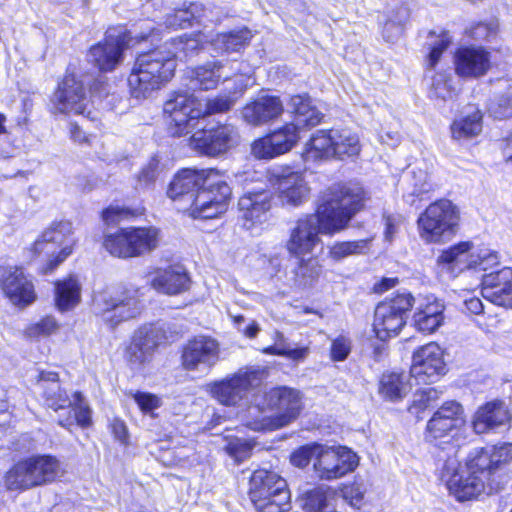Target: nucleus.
Listing matches in <instances>:
<instances>
[{
    "instance_id": "nucleus-1",
    "label": "nucleus",
    "mask_w": 512,
    "mask_h": 512,
    "mask_svg": "<svg viewBox=\"0 0 512 512\" xmlns=\"http://www.w3.org/2000/svg\"><path fill=\"white\" fill-rule=\"evenodd\" d=\"M365 192L357 183H337L325 190L315 214L299 218L290 229L286 249L293 257L311 254L321 243L319 233L335 234L347 228L359 212Z\"/></svg>"
},
{
    "instance_id": "nucleus-2",
    "label": "nucleus",
    "mask_w": 512,
    "mask_h": 512,
    "mask_svg": "<svg viewBox=\"0 0 512 512\" xmlns=\"http://www.w3.org/2000/svg\"><path fill=\"white\" fill-rule=\"evenodd\" d=\"M489 463L486 455L474 454L471 451L462 465L457 450L453 447L450 452L438 455L437 473L457 501H470L494 490Z\"/></svg>"
},
{
    "instance_id": "nucleus-3",
    "label": "nucleus",
    "mask_w": 512,
    "mask_h": 512,
    "mask_svg": "<svg viewBox=\"0 0 512 512\" xmlns=\"http://www.w3.org/2000/svg\"><path fill=\"white\" fill-rule=\"evenodd\" d=\"M265 402L271 410H275L273 415H267L256 406L248 409L253 419L247 422V426L254 431L283 428L295 421L303 409L301 392L286 386L270 389L265 394Z\"/></svg>"
},
{
    "instance_id": "nucleus-4",
    "label": "nucleus",
    "mask_w": 512,
    "mask_h": 512,
    "mask_svg": "<svg viewBox=\"0 0 512 512\" xmlns=\"http://www.w3.org/2000/svg\"><path fill=\"white\" fill-rule=\"evenodd\" d=\"M38 385L46 405L54 411L70 408L73 415L60 418L58 424L66 429L76 423L81 428H88L92 424V410L82 395L75 391L68 394L59 384L58 374L52 371H42L39 374Z\"/></svg>"
},
{
    "instance_id": "nucleus-5",
    "label": "nucleus",
    "mask_w": 512,
    "mask_h": 512,
    "mask_svg": "<svg viewBox=\"0 0 512 512\" xmlns=\"http://www.w3.org/2000/svg\"><path fill=\"white\" fill-rule=\"evenodd\" d=\"M360 151L359 136L350 129L317 130L305 143L302 157L305 162L316 163L356 157Z\"/></svg>"
},
{
    "instance_id": "nucleus-6",
    "label": "nucleus",
    "mask_w": 512,
    "mask_h": 512,
    "mask_svg": "<svg viewBox=\"0 0 512 512\" xmlns=\"http://www.w3.org/2000/svg\"><path fill=\"white\" fill-rule=\"evenodd\" d=\"M64 473L60 461L51 455H34L18 461L5 474L8 490H27L47 485Z\"/></svg>"
},
{
    "instance_id": "nucleus-7",
    "label": "nucleus",
    "mask_w": 512,
    "mask_h": 512,
    "mask_svg": "<svg viewBox=\"0 0 512 512\" xmlns=\"http://www.w3.org/2000/svg\"><path fill=\"white\" fill-rule=\"evenodd\" d=\"M76 245L73 226L70 221L51 223L34 241L29 251L35 256L43 255V274L53 272L73 252Z\"/></svg>"
},
{
    "instance_id": "nucleus-8",
    "label": "nucleus",
    "mask_w": 512,
    "mask_h": 512,
    "mask_svg": "<svg viewBox=\"0 0 512 512\" xmlns=\"http://www.w3.org/2000/svg\"><path fill=\"white\" fill-rule=\"evenodd\" d=\"M213 170L207 175L194 195H188V205H178V209L192 218L211 219L218 217L227 209L231 189L228 184L217 179Z\"/></svg>"
},
{
    "instance_id": "nucleus-9",
    "label": "nucleus",
    "mask_w": 512,
    "mask_h": 512,
    "mask_svg": "<svg viewBox=\"0 0 512 512\" xmlns=\"http://www.w3.org/2000/svg\"><path fill=\"white\" fill-rule=\"evenodd\" d=\"M91 308L111 326L135 318L141 312L137 291L116 286L95 291Z\"/></svg>"
},
{
    "instance_id": "nucleus-10",
    "label": "nucleus",
    "mask_w": 512,
    "mask_h": 512,
    "mask_svg": "<svg viewBox=\"0 0 512 512\" xmlns=\"http://www.w3.org/2000/svg\"><path fill=\"white\" fill-rule=\"evenodd\" d=\"M249 496L259 512H287L291 507L287 482L273 471L259 469L253 472Z\"/></svg>"
},
{
    "instance_id": "nucleus-11",
    "label": "nucleus",
    "mask_w": 512,
    "mask_h": 512,
    "mask_svg": "<svg viewBox=\"0 0 512 512\" xmlns=\"http://www.w3.org/2000/svg\"><path fill=\"white\" fill-rule=\"evenodd\" d=\"M459 221L457 207L447 199L431 203L418 217L417 230L427 244H440L449 240Z\"/></svg>"
},
{
    "instance_id": "nucleus-12",
    "label": "nucleus",
    "mask_w": 512,
    "mask_h": 512,
    "mask_svg": "<svg viewBox=\"0 0 512 512\" xmlns=\"http://www.w3.org/2000/svg\"><path fill=\"white\" fill-rule=\"evenodd\" d=\"M163 114L169 132L177 137L191 133L204 117L200 100L188 91L171 92L163 104Z\"/></svg>"
},
{
    "instance_id": "nucleus-13",
    "label": "nucleus",
    "mask_w": 512,
    "mask_h": 512,
    "mask_svg": "<svg viewBox=\"0 0 512 512\" xmlns=\"http://www.w3.org/2000/svg\"><path fill=\"white\" fill-rule=\"evenodd\" d=\"M158 230L149 228H125L104 238V248L113 256L132 258L151 252L158 246Z\"/></svg>"
},
{
    "instance_id": "nucleus-14",
    "label": "nucleus",
    "mask_w": 512,
    "mask_h": 512,
    "mask_svg": "<svg viewBox=\"0 0 512 512\" xmlns=\"http://www.w3.org/2000/svg\"><path fill=\"white\" fill-rule=\"evenodd\" d=\"M411 294L402 293L385 299L375 309L373 328L380 340L396 336L405 325L406 313L413 306Z\"/></svg>"
},
{
    "instance_id": "nucleus-15",
    "label": "nucleus",
    "mask_w": 512,
    "mask_h": 512,
    "mask_svg": "<svg viewBox=\"0 0 512 512\" xmlns=\"http://www.w3.org/2000/svg\"><path fill=\"white\" fill-rule=\"evenodd\" d=\"M262 377L263 371L259 369H241L234 375L209 385V391L221 404L236 405L251 389L260 385Z\"/></svg>"
},
{
    "instance_id": "nucleus-16",
    "label": "nucleus",
    "mask_w": 512,
    "mask_h": 512,
    "mask_svg": "<svg viewBox=\"0 0 512 512\" xmlns=\"http://www.w3.org/2000/svg\"><path fill=\"white\" fill-rule=\"evenodd\" d=\"M358 462V456L347 447L320 445L313 468L317 477L330 481L354 471Z\"/></svg>"
},
{
    "instance_id": "nucleus-17",
    "label": "nucleus",
    "mask_w": 512,
    "mask_h": 512,
    "mask_svg": "<svg viewBox=\"0 0 512 512\" xmlns=\"http://www.w3.org/2000/svg\"><path fill=\"white\" fill-rule=\"evenodd\" d=\"M148 34L132 36V33L109 30L103 42L92 46L88 60L100 71H112L122 61L123 50L129 46L133 38L137 41L146 39Z\"/></svg>"
},
{
    "instance_id": "nucleus-18",
    "label": "nucleus",
    "mask_w": 512,
    "mask_h": 512,
    "mask_svg": "<svg viewBox=\"0 0 512 512\" xmlns=\"http://www.w3.org/2000/svg\"><path fill=\"white\" fill-rule=\"evenodd\" d=\"M87 103L83 80L76 73L67 71L50 99L51 111L61 114H84Z\"/></svg>"
},
{
    "instance_id": "nucleus-19",
    "label": "nucleus",
    "mask_w": 512,
    "mask_h": 512,
    "mask_svg": "<svg viewBox=\"0 0 512 512\" xmlns=\"http://www.w3.org/2000/svg\"><path fill=\"white\" fill-rule=\"evenodd\" d=\"M445 372L444 352L437 343L430 342L413 353L410 375L418 384L433 382Z\"/></svg>"
},
{
    "instance_id": "nucleus-20",
    "label": "nucleus",
    "mask_w": 512,
    "mask_h": 512,
    "mask_svg": "<svg viewBox=\"0 0 512 512\" xmlns=\"http://www.w3.org/2000/svg\"><path fill=\"white\" fill-rule=\"evenodd\" d=\"M237 136V131L232 125L203 128L191 136L190 147L198 153L217 156L233 147L237 141Z\"/></svg>"
},
{
    "instance_id": "nucleus-21",
    "label": "nucleus",
    "mask_w": 512,
    "mask_h": 512,
    "mask_svg": "<svg viewBox=\"0 0 512 512\" xmlns=\"http://www.w3.org/2000/svg\"><path fill=\"white\" fill-rule=\"evenodd\" d=\"M162 339L161 330L147 325L135 331L125 350V360L132 370L139 371L152 359L154 350Z\"/></svg>"
},
{
    "instance_id": "nucleus-22",
    "label": "nucleus",
    "mask_w": 512,
    "mask_h": 512,
    "mask_svg": "<svg viewBox=\"0 0 512 512\" xmlns=\"http://www.w3.org/2000/svg\"><path fill=\"white\" fill-rule=\"evenodd\" d=\"M272 182L282 206L299 207L309 198L310 187L303 172L286 170L273 174Z\"/></svg>"
},
{
    "instance_id": "nucleus-23",
    "label": "nucleus",
    "mask_w": 512,
    "mask_h": 512,
    "mask_svg": "<svg viewBox=\"0 0 512 512\" xmlns=\"http://www.w3.org/2000/svg\"><path fill=\"white\" fill-rule=\"evenodd\" d=\"M220 345L212 337L199 335L189 340L183 348L182 364L186 370L210 369L219 360Z\"/></svg>"
},
{
    "instance_id": "nucleus-24",
    "label": "nucleus",
    "mask_w": 512,
    "mask_h": 512,
    "mask_svg": "<svg viewBox=\"0 0 512 512\" xmlns=\"http://www.w3.org/2000/svg\"><path fill=\"white\" fill-rule=\"evenodd\" d=\"M464 424L463 406L454 400L444 402L427 422L426 438L429 441L443 438Z\"/></svg>"
},
{
    "instance_id": "nucleus-25",
    "label": "nucleus",
    "mask_w": 512,
    "mask_h": 512,
    "mask_svg": "<svg viewBox=\"0 0 512 512\" xmlns=\"http://www.w3.org/2000/svg\"><path fill=\"white\" fill-rule=\"evenodd\" d=\"M491 68V54L481 46H463L454 54L456 75L464 79H477Z\"/></svg>"
},
{
    "instance_id": "nucleus-26",
    "label": "nucleus",
    "mask_w": 512,
    "mask_h": 512,
    "mask_svg": "<svg viewBox=\"0 0 512 512\" xmlns=\"http://www.w3.org/2000/svg\"><path fill=\"white\" fill-rule=\"evenodd\" d=\"M176 62H168L162 74L150 75L147 70L136 68L133 66L128 77V85L130 93L134 98L146 99L157 91L161 86L170 81L174 76Z\"/></svg>"
},
{
    "instance_id": "nucleus-27",
    "label": "nucleus",
    "mask_w": 512,
    "mask_h": 512,
    "mask_svg": "<svg viewBox=\"0 0 512 512\" xmlns=\"http://www.w3.org/2000/svg\"><path fill=\"white\" fill-rule=\"evenodd\" d=\"M481 295L491 303L502 306L512 304V268L484 274L481 280Z\"/></svg>"
},
{
    "instance_id": "nucleus-28",
    "label": "nucleus",
    "mask_w": 512,
    "mask_h": 512,
    "mask_svg": "<svg viewBox=\"0 0 512 512\" xmlns=\"http://www.w3.org/2000/svg\"><path fill=\"white\" fill-rule=\"evenodd\" d=\"M284 106L278 96L263 94L247 103L242 109V118L252 126H261L279 118Z\"/></svg>"
},
{
    "instance_id": "nucleus-29",
    "label": "nucleus",
    "mask_w": 512,
    "mask_h": 512,
    "mask_svg": "<svg viewBox=\"0 0 512 512\" xmlns=\"http://www.w3.org/2000/svg\"><path fill=\"white\" fill-rule=\"evenodd\" d=\"M149 281L157 292L171 296L186 292L191 285L190 277L181 265L158 269L150 275Z\"/></svg>"
},
{
    "instance_id": "nucleus-30",
    "label": "nucleus",
    "mask_w": 512,
    "mask_h": 512,
    "mask_svg": "<svg viewBox=\"0 0 512 512\" xmlns=\"http://www.w3.org/2000/svg\"><path fill=\"white\" fill-rule=\"evenodd\" d=\"M272 193L267 190L247 192L238 201L241 218L247 228L266 221L271 208Z\"/></svg>"
},
{
    "instance_id": "nucleus-31",
    "label": "nucleus",
    "mask_w": 512,
    "mask_h": 512,
    "mask_svg": "<svg viewBox=\"0 0 512 512\" xmlns=\"http://www.w3.org/2000/svg\"><path fill=\"white\" fill-rule=\"evenodd\" d=\"M510 414L504 402L495 400L478 407L472 417V428L475 433L483 434L505 426Z\"/></svg>"
},
{
    "instance_id": "nucleus-32",
    "label": "nucleus",
    "mask_w": 512,
    "mask_h": 512,
    "mask_svg": "<svg viewBox=\"0 0 512 512\" xmlns=\"http://www.w3.org/2000/svg\"><path fill=\"white\" fill-rule=\"evenodd\" d=\"M2 289L15 305H29L36 298L33 283L19 268H15L4 277Z\"/></svg>"
},
{
    "instance_id": "nucleus-33",
    "label": "nucleus",
    "mask_w": 512,
    "mask_h": 512,
    "mask_svg": "<svg viewBox=\"0 0 512 512\" xmlns=\"http://www.w3.org/2000/svg\"><path fill=\"white\" fill-rule=\"evenodd\" d=\"M444 303L434 296L425 297L417 306L414 313V323L419 331L432 333L444 321Z\"/></svg>"
},
{
    "instance_id": "nucleus-34",
    "label": "nucleus",
    "mask_w": 512,
    "mask_h": 512,
    "mask_svg": "<svg viewBox=\"0 0 512 512\" xmlns=\"http://www.w3.org/2000/svg\"><path fill=\"white\" fill-rule=\"evenodd\" d=\"M207 173L194 169H183L177 173L169 185L167 195L179 205H188V195H194Z\"/></svg>"
},
{
    "instance_id": "nucleus-35",
    "label": "nucleus",
    "mask_w": 512,
    "mask_h": 512,
    "mask_svg": "<svg viewBox=\"0 0 512 512\" xmlns=\"http://www.w3.org/2000/svg\"><path fill=\"white\" fill-rule=\"evenodd\" d=\"M475 250L471 242L458 243L444 250L437 262L452 274H458L466 269H473Z\"/></svg>"
},
{
    "instance_id": "nucleus-36",
    "label": "nucleus",
    "mask_w": 512,
    "mask_h": 512,
    "mask_svg": "<svg viewBox=\"0 0 512 512\" xmlns=\"http://www.w3.org/2000/svg\"><path fill=\"white\" fill-rule=\"evenodd\" d=\"M295 266L287 272L286 280L291 288L302 290L311 287L319 278L322 266L316 257H295Z\"/></svg>"
},
{
    "instance_id": "nucleus-37",
    "label": "nucleus",
    "mask_w": 512,
    "mask_h": 512,
    "mask_svg": "<svg viewBox=\"0 0 512 512\" xmlns=\"http://www.w3.org/2000/svg\"><path fill=\"white\" fill-rule=\"evenodd\" d=\"M231 75L224 73L222 61H209L190 70L189 78L193 87L200 90L217 88L221 80L230 79Z\"/></svg>"
},
{
    "instance_id": "nucleus-38",
    "label": "nucleus",
    "mask_w": 512,
    "mask_h": 512,
    "mask_svg": "<svg viewBox=\"0 0 512 512\" xmlns=\"http://www.w3.org/2000/svg\"><path fill=\"white\" fill-rule=\"evenodd\" d=\"M81 300V285L74 276L55 283V305L61 312L75 308Z\"/></svg>"
},
{
    "instance_id": "nucleus-39",
    "label": "nucleus",
    "mask_w": 512,
    "mask_h": 512,
    "mask_svg": "<svg viewBox=\"0 0 512 512\" xmlns=\"http://www.w3.org/2000/svg\"><path fill=\"white\" fill-rule=\"evenodd\" d=\"M378 391L384 399L395 402L408 394L410 384L403 373H384L380 378Z\"/></svg>"
},
{
    "instance_id": "nucleus-40",
    "label": "nucleus",
    "mask_w": 512,
    "mask_h": 512,
    "mask_svg": "<svg viewBox=\"0 0 512 512\" xmlns=\"http://www.w3.org/2000/svg\"><path fill=\"white\" fill-rule=\"evenodd\" d=\"M252 33L247 28H241L226 33L217 34L211 40V45L217 53H232L241 51L251 40Z\"/></svg>"
},
{
    "instance_id": "nucleus-41",
    "label": "nucleus",
    "mask_w": 512,
    "mask_h": 512,
    "mask_svg": "<svg viewBox=\"0 0 512 512\" xmlns=\"http://www.w3.org/2000/svg\"><path fill=\"white\" fill-rule=\"evenodd\" d=\"M176 52L166 51L162 48L140 54L134 63V67L147 70L150 75L162 74L168 62H176Z\"/></svg>"
},
{
    "instance_id": "nucleus-42",
    "label": "nucleus",
    "mask_w": 512,
    "mask_h": 512,
    "mask_svg": "<svg viewBox=\"0 0 512 512\" xmlns=\"http://www.w3.org/2000/svg\"><path fill=\"white\" fill-rule=\"evenodd\" d=\"M459 89L454 83V77L448 71L436 72L431 77V83L429 86V97L435 100L446 102L453 100Z\"/></svg>"
},
{
    "instance_id": "nucleus-43",
    "label": "nucleus",
    "mask_w": 512,
    "mask_h": 512,
    "mask_svg": "<svg viewBox=\"0 0 512 512\" xmlns=\"http://www.w3.org/2000/svg\"><path fill=\"white\" fill-rule=\"evenodd\" d=\"M462 118L455 120L451 126L452 136L455 139L477 136L482 131V113L475 107Z\"/></svg>"
},
{
    "instance_id": "nucleus-44",
    "label": "nucleus",
    "mask_w": 512,
    "mask_h": 512,
    "mask_svg": "<svg viewBox=\"0 0 512 512\" xmlns=\"http://www.w3.org/2000/svg\"><path fill=\"white\" fill-rule=\"evenodd\" d=\"M332 499L333 493L329 487L317 486L303 494L302 509L304 512H329Z\"/></svg>"
},
{
    "instance_id": "nucleus-45",
    "label": "nucleus",
    "mask_w": 512,
    "mask_h": 512,
    "mask_svg": "<svg viewBox=\"0 0 512 512\" xmlns=\"http://www.w3.org/2000/svg\"><path fill=\"white\" fill-rule=\"evenodd\" d=\"M204 7L200 3H191L187 8L177 9L172 14H168L164 24L169 28H186L202 16Z\"/></svg>"
},
{
    "instance_id": "nucleus-46",
    "label": "nucleus",
    "mask_w": 512,
    "mask_h": 512,
    "mask_svg": "<svg viewBox=\"0 0 512 512\" xmlns=\"http://www.w3.org/2000/svg\"><path fill=\"white\" fill-rule=\"evenodd\" d=\"M269 135L279 155L290 151L299 141V131L293 123H288Z\"/></svg>"
},
{
    "instance_id": "nucleus-47",
    "label": "nucleus",
    "mask_w": 512,
    "mask_h": 512,
    "mask_svg": "<svg viewBox=\"0 0 512 512\" xmlns=\"http://www.w3.org/2000/svg\"><path fill=\"white\" fill-rule=\"evenodd\" d=\"M474 454L486 455L489 463L490 474L499 467L500 464L506 463L512 459V444H504L493 448H477L472 451Z\"/></svg>"
},
{
    "instance_id": "nucleus-48",
    "label": "nucleus",
    "mask_w": 512,
    "mask_h": 512,
    "mask_svg": "<svg viewBox=\"0 0 512 512\" xmlns=\"http://www.w3.org/2000/svg\"><path fill=\"white\" fill-rule=\"evenodd\" d=\"M411 185L412 192L406 199L411 205L415 203V199H410L411 197L415 196L421 200L425 194H428L434 188L429 174L422 169L412 171Z\"/></svg>"
},
{
    "instance_id": "nucleus-49",
    "label": "nucleus",
    "mask_w": 512,
    "mask_h": 512,
    "mask_svg": "<svg viewBox=\"0 0 512 512\" xmlns=\"http://www.w3.org/2000/svg\"><path fill=\"white\" fill-rule=\"evenodd\" d=\"M236 101L237 96H231V93L228 95L220 94L208 99L205 107L202 106L204 117L207 115L227 112L234 106Z\"/></svg>"
},
{
    "instance_id": "nucleus-50",
    "label": "nucleus",
    "mask_w": 512,
    "mask_h": 512,
    "mask_svg": "<svg viewBox=\"0 0 512 512\" xmlns=\"http://www.w3.org/2000/svg\"><path fill=\"white\" fill-rule=\"evenodd\" d=\"M367 240H358L352 242H339L330 248V256L335 260L343 259L347 256L361 253L367 247Z\"/></svg>"
},
{
    "instance_id": "nucleus-51",
    "label": "nucleus",
    "mask_w": 512,
    "mask_h": 512,
    "mask_svg": "<svg viewBox=\"0 0 512 512\" xmlns=\"http://www.w3.org/2000/svg\"><path fill=\"white\" fill-rule=\"evenodd\" d=\"M59 328V324L52 316H46L38 322L29 325L26 328V334L32 338L47 337L55 333Z\"/></svg>"
},
{
    "instance_id": "nucleus-52",
    "label": "nucleus",
    "mask_w": 512,
    "mask_h": 512,
    "mask_svg": "<svg viewBox=\"0 0 512 512\" xmlns=\"http://www.w3.org/2000/svg\"><path fill=\"white\" fill-rule=\"evenodd\" d=\"M133 399L142 413L154 416V411L162 405V400L155 394L137 391Z\"/></svg>"
},
{
    "instance_id": "nucleus-53",
    "label": "nucleus",
    "mask_w": 512,
    "mask_h": 512,
    "mask_svg": "<svg viewBox=\"0 0 512 512\" xmlns=\"http://www.w3.org/2000/svg\"><path fill=\"white\" fill-rule=\"evenodd\" d=\"M320 444H312L300 447L291 455V463L299 468L306 467L310 461H316Z\"/></svg>"
},
{
    "instance_id": "nucleus-54",
    "label": "nucleus",
    "mask_w": 512,
    "mask_h": 512,
    "mask_svg": "<svg viewBox=\"0 0 512 512\" xmlns=\"http://www.w3.org/2000/svg\"><path fill=\"white\" fill-rule=\"evenodd\" d=\"M251 152L258 159H272L279 156L269 134L255 140L252 143Z\"/></svg>"
},
{
    "instance_id": "nucleus-55",
    "label": "nucleus",
    "mask_w": 512,
    "mask_h": 512,
    "mask_svg": "<svg viewBox=\"0 0 512 512\" xmlns=\"http://www.w3.org/2000/svg\"><path fill=\"white\" fill-rule=\"evenodd\" d=\"M490 111L495 118L512 117V83L508 86L505 94L490 106Z\"/></svg>"
},
{
    "instance_id": "nucleus-56",
    "label": "nucleus",
    "mask_w": 512,
    "mask_h": 512,
    "mask_svg": "<svg viewBox=\"0 0 512 512\" xmlns=\"http://www.w3.org/2000/svg\"><path fill=\"white\" fill-rule=\"evenodd\" d=\"M253 445L242 439H232L226 446V452L237 462H242L251 455Z\"/></svg>"
},
{
    "instance_id": "nucleus-57",
    "label": "nucleus",
    "mask_w": 512,
    "mask_h": 512,
    "mask_svg": "<svg viewBox=\"0 0 512 512\" xmlns=\"http://www.w3.org/2000/svg\"><path fill=\"white\" fill-rule=\"evenodd\" d=\"M474 262L475 266L473 267V269L486 271L498 265L499 257L496 252L491 251L487 248H481L475 250Z\"/></svg>"
},
{
    "instance_id": "nucleus-58",
    "label": "nucleus",
    "mask_w": 512,
    "mask_h": 512,
    "mask_svg": "<svg viewBox=\"0 0 512 512\" xmlns=\"http://www.w3.org/2000/svg\"><path fill=\"white\" fill-rule=\"evenodd\" d=\"M290 112L294 115L293 124H298L301 118V114L307 113L314 105L312 100L306 95H294L289 101Z\"/></svg>"
},
{
    "instance_id": "nucleus-59",
    "label": "nucleus",
    "mask_w": 512,
    "mask_h": 512,
    "mask_svg": "<svg viewBox=\"0 0 512 512\" xmlns=\"http://www.w3.org/2000/svg\"><path fill=\"white\" fill-rule=\"evenodd\" d=\"M351 351V343L344 336H339L333 340L331 345V358L333 361H343Z\"/></svg>"
},
{
    "instance_id": "nucleus-60",
    "label": "nucleus",
    "mask_w": 512,
    "mask_h": 512,
    "mask_svg": "<svg viewBox=\"0 0 512 512\" xmlns=\"http://www.w3.org/2000/svg\"><path fill=\"white\" fill-rule=\"evenodd\" d=\"M438 399L439 392L435 388L428 387L415 394L413 404L419 409H425Z\"/></svg>"
},
{
    "instance_id": "nucleus-61",
    "label": "nucleus",
    "mask_w": 512,
    "mask_h": 512,
    "mask_svg": "<svg viewBox=\"0 0 512 512\" xmlns=\"http://www.w3.org/2000/svg\"><path fill=\"white\" fill-rule=\"evenodd\" d=\"M366 489L362 484L353 483L343 489L344 498L354 507L358 506L363 498Z\"/></svg>"
},
{
    "instance_id": "nucleus-62",
    "label": "nucleus",
    "mask_w": 512,
    "mask_h": 512,
    "mask_svg": "<svg viewBox=\"0 0 512 512\" xmlns=\"http://www.w3.org/2000/svg\"><path fill=\"white\" fill-rule=\"evenodd\" d=\"M158 165V161L156 159H152L145 167L142 168L137 177L140 185L147 186L156 180L158 176Z\"/></svg>"
},
{
    "instance_id": "nucleus-63",
    "label": "nucleus",
    "mask_w": 512,
    "mask_h": 512,
    "mask_svg": "<svg viewBox=\"0 0 512 512\" xmlns=\"http://www.w3.org/2000/svg\"><path fill=\"white\" fill-rule=\"evenodd\" d=\"M323 118V114L313 106L311 109L307 111L305 114H301V118L297 126V130L299 131L302 128L314 127L318 125Z\"/></svg>"
},
{
    "instance_id": "nucleus-64",
    "label": "nucleus",
    "mask_w": 512,
    "mask_h": 512,
    "mask_svg": "<svg viewBox=\"0 0 512 512\" xmlns=\"http://www.w3.org/2000/svg\"><path fill=\"white\" fill-rule=\"evenodd\" d=\"M129 214L130 212L128 209L111 205L103 211L102 218L105 223L113 224L121 219L128 218Z\"/></svg>"
}]
</instances>
